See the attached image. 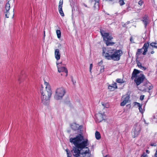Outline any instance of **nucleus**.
<instances>
[{
    "mask_svg": "<svg viewBox=\"0 0 157 157\" xmlns=\"http://www.w3.org/2000/svg\"><path fill=\"white\" fill-rule=\"evenodd\" d=\"M70 142L75 146L73 147L71 152L75 157H78L81 154L80 150L79 149L82 150L85 148L89 144L88 139L85 138L82 134H78L75 137L70 138Z\"/></svg>",
    "mask_w": 157,
    "mask_h": 157,
    "instance_id": "f257e3e1",
    "label": "nucleus"
},
{
    "mask_svg": "<svg viewBox=\"0 0 157 157\" xmlns=\"http://www.w3.org/2000/svg\"><path fill=\"white\" fill-rule=\"evenodd\" d=\"M46 86L45 89H40V92L41 94V102L44 105H47L49 102L50 98L52 95V90L48 82H44Z\"/></svg>",
    "mask_w": 157,
    "mask_h": 157,
    "instance_id": "f03ea898",
    "label": "nucleus"
},
{
    "mask_svg": "<svg viewBox=\"0 0 157 157\" xmlns=\"http://www.w3.org/2000/svg\"><path fill=\"white\" fill-rule=\"evenodd\" d=\"M103 52V55L106 59L109 60L113 59L114 61L119 60L121 56L123 54L122 51L121 49H111L107 51V52L106 53L104 51Z\"/></svg>",
    "mask_w": 157,
    "mask_h": 157,
    "instance_id": "7ed1b4c3",
    "label": "nucleus"
},
{
    "mask_svg": "<svg viewBox=\"0 0 157 157\" xmlns=\"http://www.w3.org/2000/svg\"><path fill=\"white\" fill-rule=\"evenodd\" d=\"M100 33L102 37H103L104 40L105 41V43L107 46L112 45L115 44L114 42L109 41L113 39V37L112 36H109V33L102 30H100Z\"/></svg>",
    "mask_w": 157,
    "mask_h": 157,
    "instance_id": "20e7f679",
    "label": "nucleus"
},
{
    "mask_svg": "<svg viewBox=\"0 0 157 157\" xmlns=\"http://www.w3.org/2000/svg\"><path fill=\"white\" fill-rule=\"evenodd\" d=\"M65 92V90L63 87L57 88L56 90L54 98L56 100L62 99Z\"/></svg>",
    "mask_w": 157,
    "mask_h": 157,
    "instance_id": "39448f33",
    "label": "nucleus"
},
{
    "mask_svg": "<svg viewBox=\"0 0 157 157\" xmlns=\"http://www.w3.org/2000/svg\"><path fill=\"white\" fill-rule=\"evenodd\" d=\"M149 46V43L147 42L145 43L142 48L138 49L136 53V59H138L142 52V50L143 49H144V51L143 53V55H145L147 51V49Z\"/></svg>",
    "mask_w": 157,
    "mask_h": 157,
    "instance_id": "423d86ee",
    "label": "nucleus"
},
{
    "mask_svg": "<svg viewBox=\"0 0 157 157\" xmlns=\"http://www.w3.org/2000/svg\"><path fill=\"white\" fill-rule=\"evenodd\" d=\"M141 129V128L140 124L136 123L135 124L133 128V138L137 137L139 134Z\"/></svg>",
    "mask_w": 157,
    "mask_h": 157,
    "instance_id": "0eeeda50",
    "label": "nucleus"
},
{
    "mask_svg": "<svg viewBox=\"0 0 157 157\" xmlns=\"http://www.w3.org/2000/svg\"><path fill=\"white\" fill-rule=\"evenodd\" d=\"M145 77L144 75H141L140 76L136 77L134 80L135 82L136 83L137 86L139 85L142 82L144 79Z\"/></svg>",
    "mask_w": 157,
    "mask_h": 157,
    "instance_id": "6e6552de",
    "label": "nucleus"
},
{
    "mask_svg": "<svg viewBox=\"0 0 157 157\" xmlns=\"http://www.w3.org/2000/svg\"><path fill=\"white\" fill-rule=\"evenodd\" d=\"M105 115L104 113H98L95 115L96 121L98 122H100L104 119Z\"/></svg>",
    "mask_w": 157,
    "mask_h": 157,
    "instance_id": "1a4fd4ad",
    "label": "nucleus"
},
{
    "mask_svg": "<svg viewBox=\"0 0 157 157\" xmlns=\"http://www.w3.org/2000/svg\"><path fill=\"white\" fill-rule=\"evenodd\" d=\"M63 3V1H59L58 6V9L60 15L62 17H64V14L62 10V6Z\"/></svg>",
    "mask_w": 157,
    "mask_h": 157,
    "instance_id": "9d476101",
    "label": "nucleus"
},
{
    "mask_svg": "<svg viewBox=\"0 0 157 157\" xmlns=\"http://www.w3.org/2000/svg\"><path fill=\"white\" fill-rule=\"evenodd\" d=\"M59 64L57 63V65H58ZM57 68L58 69V71L59 72H64L66 74V76H67V69L65 67H59V66L57 65Z\"/></svg>",
    "mask_w": 157,
    "mask_h": 157,
    "instance_id": "9b49d317",
    "label": "nucleus"
},
{
    "mask_svg": "<svg viewBox=\"0 0 157 157\" xmlns=\"http://www.w3.org/2000/svg\"><path fill=\"white\" fill-rule=\"evenodd\" d=\"M55 56L57 60H59L60 57V53L58 49H56L55 51Z\"/></svg>",
    "mask_w": 157,
    "mask_h": 157,
    "instance_id": "f8f14e48",
    "label": "nucleus"
},
{
    "mask_svg": "<svg viewBox=\"0 0 157 157\" xmlns=\"http://www.w3.org/2000/svg\"><path fill=\"white\" fill-rule=\"evenodd\" d=\"M144 86L146 87L145 89L147 88L149 90H152L153 88L152 85L148 82H147L146 83L144 84Z\"/></svg>",
    "mask_w": 157,
    "mask_h": 157,
    "instance_id": "ddd939ff",
    "label": "nucleus"
},
{
    "mask_svg": "<svg viewBox=\"0 0 157 157\" xmlns=\"http://www.w3.org/2000/svg\"><path fill=\"white\" fill-rule=\"evenodd\" d=\"M129 99V96H126L124 99V100L121 103V106H124L128 102Z\"/></svg>",
    "mask_w": 157,
    "mask_h": 157,
    "instance_id": "4468645a",
    "label": "nucleus"
},
{
    "mask_svg": "<svg viewBox=\"0 0 157 157\" xmlns=\"http://www.w3.org/2000/svg\"><path fill=\"white\" fill-rule=\"evenodd\" d=\"M140 73V71L136 69H134V71L132 73V76L131 78L133 79V78H136L137 77V74Z\"/></svg>",
    "mask_w": 157,
    "mask_h": 157,
    "instance_id": "2eb2a0df",
    "label": "nucleus"
},
{
    "mask_svg": "<svg viewBox=\"0 0 157 157\" xmlns=\"http://www.w3.org/2000/svg\"><path fill=\"white\" fill-rule=\"evenodd\" d=\"M10 4L9 2L6 3L5 6V8L6 11V17H7L8 13H9V11L10 10Z\"/></svg>",
    "mask_w": 157,
    "mask_h": 157,
    "instance_id": "dca6fc26",
    "label": "nucleus"
},
{
    "mask_svg": "<svg viewBox=\"0 0 157 157\" xmlns=\"http://www.w3.org/2000/svg\"><path fill=\"white\" fill-rule=\"evenodd\" d=\"M117 83H115L114 86H112L111 85H109L108 86V89H109L110 91H113L114 90L116 89L117 88Z\"/></svg>",
    "mask_w": 157,
    "mask_h": 157,
    "instance_id": "f3484780",
    "label": "nucleus"
},
{
    "mask_svg": "<svg viewBox=\"0 0 157 157\" xmlns=\"http://www.w3.org/2000/svg\"><path fill=\"white\" fill-rule=\"evenodd\" d=\"M136 63L137 66L143 70H145L146 69V67L142 66L141 63L138 60H136Z\"/></svg>",
    "mask_w": 157,
    "mask_h": 157,
    "instance_id": "a211bd4d",
    "label": "nucleus"
},
{
    "mask_svg": "<svg viewBox=\"0 0 157 157\" xmlns=\"http://www.w3.org/2000/svg\"><path fill=\"white\" fill-rule=\"evenodd\" d=\"M71 127L72 129L74 130H76L78 129V125L75 123H74L71 125Z\"/></svg>",
    "mask_w": 157,
    "mask_h": 157,
    "instance_id": "6ab92c4d",
    "label": "nucleus"
},
{
    "mask_svg": "<svg viewBox=\"0 0 157 157\" xmlns=\"http://www.w3.org/2000/svg\"><path fill=\"white\" fill-rule=\"evenodd\" d=\"M148 20V19L147 16H145L143 18V21L145 25V27H146L147 25Z\"/></svg>",
    "mask_w": 157,
    "mask_h": 157,
    "instance_id": "aec40b11",
    "label": "nucleus"
},
{
    "mask_svg": "<svg viewBox=\"0 0 157 157\" xmlns=\"http://www.w3.org/2000/svg\"><path fill=\"white\" fill-rule=\"evenodd\" d=\"M85 148H86L87 149L84 152L82 153L81 154L82 155H86V154H90V151L89 149V148L86 146Z\"/></svg>",
    "mask_w": 157,
    "mask_h": 157,
    "instance_id": "412c9836",
    "label": "nucleus"
},
{
    "mask_svg": "<svg viewBox=\"0 0 157 157\" xmlns=\"http://www.w3.org/2000/svg\"><path fill=\"white\" fill-rule=\"evenodd\" d=\"M95 137L97 139L99 140L101 138V135L99 132L98 131H96L95 133Z\"/></svg>",
    "mask_w": 157,
    "mask_h": 157,
    "instance_id": "4be33fe9",
    "label": "nucleus"
},
{
    "mask_svg": "<svg viewBox=\"0 0 157 157\" xmlns=\"http://www.w3.org/2000/svg\"><path fill=\"white\" fill-rule=\"evenodd\" d=\"M153 48H157V43L155 42H152L149 45Z\"/></svg>",
    "mask_w": 157,
    "mask_h": 157,
    "instance_id": "5701e85b",
    "label": "nucleus"
},
{
    "mask_svg": "<svg viewBox=\"0 0 157 157\" xmlns=\"http://www.w3.org/2000/svg\"><path fill=\"white\" fill-rule=\"evenodd\" d=\"M66 151L67 152V157H71V151H70L69 149H66Z\"/></svg>",
    "mask_w": 157,
    "mask_h": 157,
    "instance_id": "b1692460",
    "label": "nucleus"
},
{
    "mask_svg": "<svg viewBox=\"0 0 157 157\" xmlns=\"http://www.w3.org/2000/svg\"><path fill=\"white\" fill-rule=\"evenodd\" d=\"M56 33L57 35V37L58 38H60L61 36V33L60 30H57Z\"/></svg>",
    "mask_w": 157,
    "mask_h": 157,
    "instance_id": "393cba45",
    "label": "nucleus"
},
{
    "mask_svg": "<svg viewBox=\"0 0 157 157\" xmlns=\"http://www.w3.org/2000/svg\"><path fill=\"white\" fill-rule=\"evenodd\" d=\"M116 82L119 83H123L124 82L123 81V79L120 78H118L116 80Z\"/></svg>",
    "mask_w": 157,
    "mask_h": 157,
    "instance_id": "a878e982",
    "label": "nucleus"
},
{
    "mask_svg": "<svg viewBox=\"0 0 157 157\" xmlns=\"http://www.w3.org/2000/svg\"><path fill=\"white\" fill-rule=\"evenodd\" d=\"M119 3L121 6H122L124 4V0H120Z\"/></svg>",
    "mask_w": 157,
    "mask_h": 157,
    "instance_id": "bb28decb",
    "label": "nucleus"
},
{
    "mask_svg": "<svg viewBox=\"0 0 157 157\" xmlns=\"http://www.w3.org/2000/svg\"><path fill=\"white\" fill-rule=\"evenodd\" d=\"M99 1V0H93V2H95V3L94 4L95 6L96 4H97V5H98Z\"/></svg>",
    "mask_w": 157,
    "mask_h": 157,
    "instance_id": "cd10ccee",
    "label": "nucleus"
},
{
    "mask_svg": "<svg viewBox=\"0 0 157 157\" xmlns=\"http://www.w3.org/2000/svg\"><path fill=\"white\" fill-rule=\"evenodd\" d=\"M92 67H93V64H92L91 63L90 64V72L91 74L92 73L91 70L92 69Z\"/></svg>",
    "mask_w": 157,
    "mask_h": 157,
    "instance_id": "c85d7f7f",
    "label": "nucleus"
},
{
    "mask_svg": "<svg viewBox=\"0 0 157 157\" xmlns=\"http://www.w3.org/2000/svg\"><path fill=\"white\" fill-rule=\"evenodd\" d=\"M147 156V154L145 152H144L141 155L140 157H146Z\"/></svg>",
    "mask_w": 157,
    "mask_h": 157,
    "instance_id": "c756f323",
    "label": "nucleus"
},
{
    "mask_svg": "<svg viewBox=\"0 0 157 157\" xmlns=\"http://www.w3.org/2000/svg\"><path fill=\"white\" fill-rule=\"evenodd\" d=\"M134 105H137L139 107L141 105L140 103H138L136 102H135L134 103Z\"/></svg>",
    "mask_w": 157,
    "mask_h": 157,
    "instance_id": "7c9ffc66",
    "label": "nucleus"
},
{
    "mask_svg": "<svg viewBox=\"0 0 157 157\" xmlns=\"http://www.w3.org/2000/svg\"><path fill=\"white\" fill-rule=\"evenodd\" d=\"M139 110L140 112L141 113H142L143 112V109L142 108V105H141L139 107Z\"/></svg>",
    "mask_w": 157,
    "mask_h": 157,
    "instance_id": "2f4dec72",
    "label": "nucleus"
},
{
    "mask_svg": "<svg viewBox=\"0 0 157 157\" xmlns=\"http://www.w3.org/2000/svg\"><path fill=\"white\" fill-rule=\"evenodd\" d=\"M143 3V1L141 0H140L138 2V4L140 6H142Z\"/></svg>",
    "mask_w": 157,
    "mask_h": 157,
    "instance_id": "473e14b6",
    "label": "nucleus"
},
{
    "mask_svg": "<svg viewBox=\"0 0 157 157\" xmlns=\"http://www.w3.org/2000/svg\"><path fill=\"white\" fill-rule=\"evenodd\" d=\"M144 95H141L140 97V100H143L144 99Z\"/></svg>",
    "mask_w": 157,
    "mask_h": 157,
    "instance_id": "72a5a7b5",
    "label": "nucleus"
},
{
    "mask_svg": "<svg viewBox=\"0 0 157 157\" xmlns=\"http://www.w3.org/2000/svg\"><path fill=\"white\" fill-rule=\"evenodd\" d=\"M150 145H151V146H156V144L155 143H151V144Z\"/></svg>",
    "mask_w": 157,
    "mask_h": 157,
    "instance_id": "f704fd0d",
    "label": "nucleus"
},
{
    "mask_svg": "<svg viewBox=\"0 0 157 157\" xmlns=\"http://www.w3.org/2000/svg\"><path fill=\"white\" fill-rule=\"evenodd\" d=\"M58 47L59 48L61 49V45L60 44H59Z\"/></svg>",
    "mask_w": 157,
    "mask_h": 157,
    "instance_id": "c9c22d12",
    "label": "nucleus"
},
{
    "mask_svg": "<svg viewBox=\"0 0 157 157\" xmlns=\"http://www.w3.org/2000/svg\"><path fill=\"white\" fill-rule=\"evenodd\" d=\"M102 62L101 61L100 62H99L98 64L99 65H101L102 64Z\"/></svg>",
    "mask_w": 157,
    "mask_h": 157,
    "instance_id": "e433bc0d",
    "label": "nucleus"
},
{
    "mask_svg": "<svg viewBox=\"0 0 157 157\" xmlns=\"http://www.w3.org/2000/svg\"><path fill=\"white\" fill-rule=\"evenodd\" d=\"M133 40V39H132V37H131L130 40L131 42H132V43H134L133 41H132V40Z\"/></svg>",
    "mask_w": 157,
    "mask_h": 157,
    "instance_id": "4c0bfd02",
    "label": "nucleus"
},
{
    "mask_svg": "<svg viewBox=\"0 0 157 157\" xmlns=\"http://www.w3.org/2000/svg\"><path fill=\"white\" fill-rule=\"evenodd\" d=\"M101 72H103L104 71V68H102L101 69Z\"/></svg>",
    "mask_w": 157,
    "mask_h": 157,
    "instance_id": "58836bf2",
    "label": "nucleus"
},
{
    "mask_svg": "<svg viewBox=\"0 0 157 157\" xmlns=\"http://www.w3.org/2000/svg\"><path fill=\"white\" fill-rule=\"evenodd\" d=\"M146 153H147V154H148V153H149V151H148V150H146Z\"/></svg>",
    "mask_w": 157,
    "mask_h": 157,
    "instance_id": "ea45409f",
    "label": "nucleus"
},
{
    "mask_svg": "<svg viewBox=\"0 0 157 157\" xmlns=\"http://www.w3.org/2000/svg\"><path fill=\"white\" fill-rule=\"evenodd\" d=\"M154 53V52L153 51H152L151 52V54H153Z\"/></svg>",
    "mask_w": 157,
    "mask_h": 157,
    "instance_id": "a19ab883",
    "label": "nucleus"
},
{
    "mask_svg": "<svg viewBox=\"0 0 157 157\" xmlns=\"http://www.w3.org/2000/svg\"><path fill=\"white\" fill-rule=\"evenodd\" d=\"M9 13H8V14H7V17H6L7 18H8L9 17Z\"/></svg>",
    "mask_w": 157,
    "mask_h": 157,
    "instance_id": "79ce46f5",
    "label": "nucleus"
},
{
    "mask_svg": "<svg viewBox=\"0 0 157 157\" xmlns=\"http://www.w3.org/2000/svg\"><path fill=\"white\" fill-rule=\"evenodd\" d=\"M83 5H84V6L85 7H87V6H86V4H83Z\"/></svg>",
    "mask_w": 157,
    "mask_h": 157,
    "instance_id": "37998d69",
    "label": "nucleus"
},
{
    "mask_svg": "<svg viewBox=\"0 0 157 157\" xmlns=\"http://www.w3.org/2000/svg\"><path fill=\"white\" fill-rule=\"evenodd\" d=\"M155 118H156L154 116L153 117V119H155Z\"/></svg>",
    "mask_w": 157,
    "mask_h": 157,
    "instance_id": "c03bdc74",
    "label": "nucleus"
},
{
    "mask_svg": "<svg viewBox=\"0 0 157 157\" xmlns=\"http://www.w3.org/2000/svg\"><path fill=\"white\" fill-rule=\"evenodd\" d=\"M129 21H128L127 23H126L125 24H129Z\"/></svg>",
    "mask_w": 157,
    "mask_h": 157,
    "instance_id": "a18cd8bd",
    "label": "nucleus"
},
{
    "mask_svg": "<svg viewBox=\"0 0 157 157\" xmlns=\"http://www.w3.org/2000/svg\"><path fill=\"white\" fill-rule=\"evenodd\" d=\"M115 84V83L114 84H112V85H111L112 86H114V85Z\"/></svg>",
    "mask_w": 157,
    "mask_h": 157,
    "instance_id": "49530a36",
    "label": "nucleus"
},
{
    "mask_svg": "<svg viewBox=\"0 0 157 157\" xmlns=\"http://www.w3.org/2000/svg\"><path fill=\"white\" fill-rule=\"evenodd\" d=\"M105 104H102V105L104 106V107H105Z\"/></svg>",
    "mask_w": 157,
    "mask_h": 157,
    "instance_id": "de8ad7c7",
    "label": "nucleus"
},
{
    "mask_svg": "<svg viewBox=\"0 0 157 157\" xmlns=\"http://www.w3.org/2000/svg\"><path fill=\"white\" fill-rule=\"evenodd\" d=\"M44 36H45V31H44Z\"/></svg>",
    "mask_w": 157,
    "mask_h": 157,
    "instance_id": "09e8293b",
    "label": "nucleus"
},
{
    "mask_svg": "<svg viewBox=\"0 0 157 157\" xmlns=\"http://www.w3.org/2000/svg\"><path fill=\"white\" fill-rule=\"evenodd\" d=\"M90 1H91V2H93V0H90Z\"/></svg>",
    "mask_w": 157,
    "mask_h": 157,
    "instance_id": "8fccbe9b",
    "label": "nucleus"
},
{
    "mask_svg": "<svg viewBox=\"0 0 157 157\" xmlns=\"http://www.w3.org/2000/svg\"><path fill=\"white\" fill-rule=\"evenodd\" d=\"M156 9L157 10V6L156 7Z\"/></svg>",
    "mask_w": 157,
    "mask_h": 157,
    "instance_id": "3c124183",
    "label": "nucleus"
},
{
    "mask_svg": "<svg viewBox=\"0 0 157 157\" xmlns=\"http://www.w3.org/2000/svg\"><path fill=\"white\" fill-rule=\"evenodd\" d=\"M63 0H60V1H63Z\"/></svg>",
    "mask_w": 157,
    "mask_h": 157,
    "instance_id": "603ef678",
    "label": "nucleus"
},
{
    "mask_svg": "<svg viewBox=\"0 0 157 157\" xmlns=\"http://www.w3.org/2000/svg\"><path fill=\"white\" fill-rule=\"evenodd\" d=\"M107 156V155H106L104 157H106Z\"/></svg>",
    "mask_w": 157,
    "mask_h": 157,
    "instance_id": "864d4df0",
    "label": "nucleus"
}]
</instances>
